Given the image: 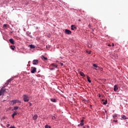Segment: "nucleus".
I'll use <instances>...</instances> for the list:
<instances>
[{"label":"nucleus","mask_w":128,"mask_h":128,"mask_svg":"<svg viewBox=\"0 0 128 128\" xmlns=\"http://www.w3.org/2000/svg\"><path fill=\"white\" fill-rule=\"evenodd\" d=\"M23 100L26 102H28L30 100V98H28V96L26 94H24L22 96Z\"/></svg>","instance_id":"1"},{"label":"nucleus","mask_w":128,"mask_h":128,"mask_svg":"<svg viewBox=\"0 0 128 128\" xmlns=\"http://www.w3.org/2000/svg\"><path fill=\"white\" fill-rule=\"evenodd\" d=\"M20 102H21L20 100H12L10 101V104H12V106H14V104H16V103L20 104Z\"/></svg>","instance_id":"2"},{"label":"nucleus","mask_w":128,"mask_h":128,"mask_svg":"<svg viewBox=\"0 0 128 128\" xmlns=\"http://www.w3.org/2000/svg\"><path fill=\"white\" fill-rule=\"evenodd\" d=\"M4 92H6V89H4V87H2L0 90V96H2V94H4Z\"/></svg>","instance_id":"3"},{"label":"nucleus","mask_w":128,"mask_h":128,"mask_svg":"<svg viewBox=\"0 0 128 128\" xmlns=\"http://www.w3.org/2000/svg\"><path fill=\"white\" fill-rule=\"evenodd\" d=\"M32 70H31V74H34L36 72V67H32Z\"/></svg>","instance_id":"4"},{"label":"nucleus","mask_w":128,"mask_h":128,"mask_svg":"<svg viewBox=\"0 0 128 128\" xmlns=\"http://www.w3.org/2000/svg\"><path fill=\"white\" fill-rule=\"evenodd\" d=\"M32 64H34V66H36L38 64V60H33Z\"/></svg>","instance_id":"5"},{"label":"nucleus","mask_w":128,"mask_h":128,"mask_svg":"<svg viewBox=\"0 0 128 128\" xmlns=\"http://www.w3.org/2000/svg\"><path fill=\"white\" fill-rule=\"evenodd\" d=\"M65 33L66 34H72V32L68 29H66L65 30Z\"/></svg>","instance_id":"6"},{"label":"nucleus","mask_w":128,"mask_h":128,"mask_svg":"<svg viewBox=\"0 0 128 128\" xmlns=\"http://www.w3.org/2000/svg\"><path fill=\"white\" fill-rule=\"evenodd\" d=\"M71 30H76V26L75 25H72L71 26Z\"/></svg>","instance_id":"7"},{"label":"nucleus","mask_w":128,"mask_h":128,"mask_svg":"<svg viewBox=\"0 0 128 128\" xmlns=\"http://www.w3.org/2000/svg\"><path fill=\"white\" fill-rule=\"evenodd\" d=\"M10 42L12 44H14V40L12 38H10L9 40Z\"/></svg>","instance_id":"8"},{"label":"nucleus","mask_w":128,"mask_h":128,"mask_svg":"<svg viewBox=\"0 0 128 128\" xmlns=\"http://www.w3.org/2000/svg\"><path fill=\"white\" fill-rule=\"evenodd\" d=\"M114 92H117L118 90V86L115 85L114 86Z\"/></svg>","instance_id":"9"},{"label":"nucleus","mask_w":128,"mask_h":128,"mask_svg":"<svg viewBox=\"0 0 128 128\" xmlns=\"http://www.w3.org/2000/svg\"><path fill=\"white\" fill-rule=\"evenodd\" d=\"M80 74L81 76H86V74L82 72H80Z\"/></svg>","instance_id":"10"},{"label":"nucleus","mask_w":128,"mask_h":128,"mask_svg":"<svg viewBox=\"0 0 128 128\" xmlns=\"http://www.w3.org/2000/svg\"><path fill=\"white\" fill-rule=\"evenodd\" d=\"M87 79L88 82H92V80H90V78L88 76H87Z\"/></svg>","instance_id":"11"},{"label":"nucleus","mask_w":128,"mask_h":128,"mask_svg":"<svg viewBox=\"0 0 128 128\" xmlns=\"http://www.w3.org/2000/svg\"><path fill=\"white\" fill-rule=\"evenodd\" d=\"M33 120H36L38 119V115L35 114L33 118H32Z\"/></svg>","instance_id":"12"},{"label":"nucleus","mask_w":128,"mask_h":128,"mask_svg":"<svg viewBox=\"0 0 128 128\" xmlns=\"http://www.w3.org/2000/svg\"><path fill=\"white\" fill-rule=\"evenodd\" d=\"M42 60H48V58L44 57V56H42Z\"/></svg>","instance_id":"13"},{"label":"nucleus","mask_w":128,"mask_h":128,"mask_svg":"<svg viewBox=\"0 0 128 128\" xmlns=\"http://www.w3.org/2000/svg\"><path fill=\"white\" fill-rule=\"evenodd\" d=\"M50 100L52 102H56V100L55 98H51Z\"/></svg>","instance_id":"14"},{"label":"nucleus","mask_w":128,"mask_h":128,"mask_svg":"<svg viewBox=\"0 0 128 128\" xmlns=\"http://www.w3.org/2000/svg\"><path fill=\"white\" fill-rule=\"evenodd\" d=\"M16 114H18V113H16V112H14L12 114V117L14 118V116H16Z\"/></svg>","instance_id":"15"},{"label":"nucleus","mask_w":128,"mask_h":128,"mask_svg":"<svg viewBox=\"0 0 128 128\" xmlns=\"http://www.w3.org/2000/svg\"><path fill=\"white\" fill-rule=\"evenodd\" d=\"M93 66H94V68H100V67H98V66L96 65V64H93Z\"/></svg>","instance_id":"16"},{"label":"nucleus","mask_w":128,"mask_h":128,"mask_svg":"<svg viewBox=\"0 0 128 128\" xmlns=\"http://www.w3.org/2000/svg\"><path fill=\"white\" fill-rule=\"evenodd\" d=\"M30 48H36L34 45H32V44L30 45Z\"/></svg>","instance_id":"17"},{"label":"nucleus","mask_w":128,"mask_h":128,"mask_svg":"<svg viewBox=\"0 0 128 128\" xmlns=\"http://www.w3.org/2000/svg\"><path fill=\"white\" fill-rule=\"evenodd\" d=\"M10 48H11L12 50H14V48H16V46H10Z\"/></svg>","instance_id":"18"},{"label":"nucleus","mask_w":128,"mask_h":128,"mask_svg":"<svg viewBox=\"0 0 128 128\" xmlns=\"http://www.w3.org/2000/svg\"><path fill=\"white\" fill-rule=\"evenodd\" d=\"M10 84V83H8V82H6L4 85V86L3 88H6V86H8V84Z\"/></svg>","instance_id":"19"},{"label":"nucleus","mask_w":128,"mask_h":128,"mask_svg":"<svg viewBox=\"0 0 128 128\" xmlns=\"http://www.w3.org/2000/svg\"><path fill=\"white\" fill-rule=\"evenodd\" d=\"M122 118H124V120H128V118H126V116L124 115H123L122 116Z\"/></svg>","instance_id":"20"},{"label":"nucleus","mask_w":128,"mask_h":128,"mask_svg":"<svg viewBox=\"0 0 128 128\" xmlns=\"http://www.w3.org/2000/svg\"><path fill=\"white\" fill-rule=\"evenodd\" d=\"M51 66H54V68H58V66L54 64H51Z\"/></svg>","instance_id":"21"},{"label":"nucleus","mask_w":128,"mask_h":128,"mask_svg":"<svg viewBox=\"0 0 128 128\" xmlns=\"http://www.w3.org/2000/svg\"><path fill=\"white\" fill-rule=\"evenodd\" d=\"M18 108H19V107L18 106H16L14 107V110H18Z\"/></svg>","instance_id":"22"},{"label":"nucleus","mask_w":128,"mask_h":128,"mask_svg":"<svg viewBox=\"0 0 128 128\" xmlns=\"http://www.w3.org/2000/svg\"><path fill=\"white\" fill-rule=\"evenodd\" d=\"M12 80H14V79H12V78H10V79H9V80L7 81V82L10 84V82H12Z\"/></svg>","instance_id":"23"},{"label":"nucleus","mask_w":128,"mask_h":128,"mask_svg":"<svg viewBox=\"0 0 128 128\" xmlns=\"http://www.w3.org/2000/svg\"><path fill=\"white\" fill-rule=\"evenodd\" d=\"M108 104V100H106V101L103 102V104Z\"/></svg>","instance_id":"24"},{"label":"nucleus","mask_w":128,"mask_h":128,"mask_svg":"<svg viewBox=\"0 0 128 128\" xmlns=\"http://www.w3.org/2000/svg\"><path fill=\"white\" fill-rule=\"evenodd\" d=\"M84 123H80L79 126H84Z\"/></svg>","instance_id":"25"},{"label":"nucleus","mask_w":128,"mask_h":128,"mask_svg":"<svg viewBox=\"0 0 128 128\" xmlns=\"http://www.w3.org/2000/svg\"><path fill=\"white\" fill-rule=\"evenodd\" d=\"M113 116V118H117L118 115L115 114V115L113 116Z\"/></svg>","instance_id":"26"},{"label":"nucleus","mask_w":128,"mask_h":128,"mask_svg":"<svg viewBox=\"0 0 128 128\" xmlns=\"http://www.w3.org/2000/svg\"><path fill=\"white\" fill-rule=\"evenodd\" d=\"M45 128H48V125H46L45 126Z\"/></svg>","instance_id":"27"},{"label":"nucleus","mask_w":128,"mask_h":128,"mask_svg":"<svg viewBox=\"0 0 128 128\" xmlns=\"http://www.w3.org/2000/svg\"><path fill=\"white\" fill-rule=\"evenodd\" d=\"M4 28H6V24H4V26H3Z\"/></svg>","instance_id":"28"},{"label":"nucleus","mask_w":128,"mask_h":128,"mask_svg":"<svg viewBox=\"0 0 128 128\" xmlns=\"http://www.w3.org/2000/svg\"><path fill=\"white\" fill-rule=\"evenodd\" d=\"M56 118V117L54 116H53L52 117V120H54Z\"/></svg>","instance_id":"29"},{"label":"nucleus","mask_w":128,"mask_h":128,"mask_svg":"<svg viewBox=\"0 0 128 128\" xmlns=\"http://www.w3.org/2000/svg\"><path fill=\"white\" fill-rule=\"evenodd\" d=\"M50 70H54V68H50Z\"/></svg>","instance_id":"30"},{"label":"nucleus","mask_w":128,"mask_h":128,"mask_svg":"<svg viewBox=\"0 0 128 128\" xmlns=\"http://www.w3.org/2000/svg\"><path fill=\"white\" fill-rule=\"evenodd\" d=\"M113 122H118V120H113Z\"/></svg>","instance_id":"31"},{"label":"nucleus","mask_w":128,"mask_h":128,"mask_svg":"<svg viewBox=\"0 0 128 128\" xmlns=\"http://www.w3.org/2000/svg\"><path fill=\"white\" fill-rule=\"evenodd\" d=\"M84 120H81V122H82V123L84 124Z\"/></svg>","instance_id":"32"},{"label":"nucleus","mask_w":128,"mask_h":128,"mask_svg":"<svg viewBox=\"0 0 128 128\" xmlns=\"http://www.w3.org/2000/svg\"><path fill=\"white\" fill-rule=\"evenodd\" d=\"M60 66H64V64L63 63H60Z\"/></svg>","instance_id":"33"},{"label":"nucleus","mask_w":128,"mask_h":128,"mask_svg":"<svg viewBox=\"0 0 128 128\" xmlns=\"http://www.w3.org/2000/svg\"><path fill=\"white\" fill-rule=\"evenodd\" d=\"M28 104H29V106H32V103L29 102H28Z\"/></svg>","instance_id":"34"},{"label":"nucleus","mask_w":128,"mask_h":128,"mask_svg":"<svg viewBox=\"0 0 128 128\" xmlns=\"http://www.w3.org/2000/svg\"><path fill=\"white\" fill-rule=\"evenodd\" d=\"M7 126H8H8H10V124H8Z\"/></svg>","instance_id":"35"},{"label":"nucleus","mask_w":128,"mask_h":128,"mask_svg":"<svg viewBox=\"0 0 128 128\" xmlns=\"http://www.w3.org/2000/svg\"><path fill=\"white\" fill-rule=\"evenodd\" d=\"M48 128H52V127L50 126H48Z\"/></svg>","instance_id":"36"},{"label":"nucleus","mask_w":128,"mask_h":128,"mask_svg":"<svg viewBox=\"0 0 128 128\" xmlns=\"http://www.w3.org/2000/svg\"><path fill=\"white\" fill-rule=\"evenodd\" d=\"M90 52H91V51H90V52H88V54H90Z\"/></svg>","instance_id":"37"},{"label":"nucleus","mask_w":128,"mask_h":128,"mask_svg":"<svg viewBox=\"0 0 128 128\" xmlns=\"http://www.w3.org/2000/svg\"><path fill=\"white\" fill-rule=\"evenodd\" d=\"M88 26H89L90 28V24H89V25H88Z\"/></svg>","instance_id":"38"},{"label":"nucleus","mask_w":128,"mask_h":128,"mask_svg":"<svg viewBox=\"0 0 128 128\" xmlns=\"http://www.w3.org/2000/svg\"><path fill=\"white\" fill-rule=\"evenodd\" d=\"M99 97L100 98V94H99Z\"/></svg>","instance_id":"39"},{"label":"nucleus","mask_w":128,"mask_h":128,"mask_svg":"<svg viewBox=\"0 0 128 128\" xmlns=\"http://www.w3.org/2000/svg\"><path fill=\"white\" fill-rule=\"evenodd\" d=\"M108 46H110V44H108Z\"/></svg>","instance_id":"40"},{"label":"nucleus","mask_w":128,"mask_h":128,"mask_svg":"<svg viewBox=\"0 0 128 128\" xmlns=\"http://www.w3.org/2000/svg\"><path fill=\"white\" fill-rule=\"evenodd\" d=\"M83 128H86V127L85 126H83Z\"/></svg>","instance_id":"41"},{"label":"nucleus","mask_w":128,"mask_h":128,"mask_svg":"<svg viewBox=\"0 0 128 128\" xmlns=\"http://www.w3.org/2000/svg\"><path fill=\"white\" fill-rule=\"evenodd\" d=\"M30 61H29L28 63L30 64Z\"/></svg>","instance_id":"42"},{"label":"nucleus","mask_w":128,"mask_h":128,"mask_svg":"<svg viewBox=\"0 0 128 128\" xmlns=\"http://www.w3.org/2000/svg\"><path fill=\"white\" fill-rule=\"evenodd\" d=\"M79 22H80V20H79Z\"/></svg>","instance_id":"43"},{"label":"nucleus","mask_w":128,"mask_h":128,"mask_svg":"<svg viewBox=\"0 0 128 128\" xmlns=\"http://www.w3.org/2000/svg\"><path fill=\"white\" fill-rule=\"evenodd\" d=\"M114 46V44H112V46Z\"/></svg>","instance_id":"44"},{"label":"nucleus","mask_w":128,"mask_h":128,"mask_svg":"<svg viewBox=\"0 0 128 128\" xmlns=\"http://www.w3.org/2000/svg\"><path fill=\"white\" fill-rule=\"evenodd\" d=\"M102 100V101H104V100Z\"/></svg>","instance_id":"45"}]
</instances>
